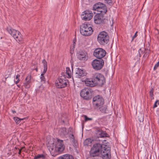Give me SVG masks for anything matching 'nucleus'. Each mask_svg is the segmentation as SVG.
<instances>
[{"instance_id": "f257e3e1", "label": "nucleus", "mask_w": 159, "mask_h": 159, "mask_svg": "<svg viewBox=\"0 0 159 159\" xmlns=\"http://www.w3.org/2000/svg\"><path fill=\"white\" fill-rule=\"evenodd\" d=\"M105 144L97 143L94 144L91 148L90 152L91 157L98 156L101 153V150L105 148Z\"/></svg>"}, {"instance_id": "bb28decb", "label": "nucleus", "mask_w": 159, "mask_h": 159, "mask_svg": "<svg viewBox=\"0 0 159 159\" xmlns=\"http://www.w3.org/2000/svg\"><path fill=\"white\" fill-rule=\"evenodd\" d=\"M66 73H67L68 75L67 78H70L71 77V71L70 68L69 67H67L66 68Z\"/></svg>"}, {"instance_id": "9d476101", "label": "nucleus", "mask_w": 159, "mask_h": 159, "mask_svg": "<svg viewBox=\"0 0 159 159\" xmlns=\"http://www.w3.org/2000/svg\"><path fill=\"white\" fill-rule=\"evenodd\" d=\"M94 22L97 24H102L106 23L107 21L104 15L101 14H97L94 17Z\"/></svg>"}, {"instance_id": "39448f33", "label": "nucleus", "mask_w": 159, "mask_h": 159, "mask_svg": "<svg viewBox=\"0 0 159 159\" xmlns=\"http://www.w3.org/2000/svg\"><path fill=\"white\" fill-rule=\"evenodd\" d=\"M98 41L101 45H105L109 41V37L107 33L105 31L101 32L98 36Z\"/></svg>"}, {"instance_id": "58836bf2", "label": "nucleus", "mask_w": 159, "mask_h": 159, "mask_svg": "<svg viewBox=\"0 0 159 159\" xmlns=\"http://www.w3.org/2000/svg\"><path fill=\"white\" fill-rule=\"evenodd\" d=\"M72 142L74 144H75L77 142V141L75 139L72 140Z\"/></svg>"}, {"instance_id": "e433bc0d", "label": "nucleus", "mask_w": 159, "mask_h": 159, "mask_svg": "<svg viewBox=\"0 0 159 159\" xmlns=\"http://www.w3.org/2000/svg\"><path fill=\"white\" fill-rule=\"evenodd\" d=\"M69 137L70 139L72 140L75 139V137L73 134H70L69 135Z\"/></svg>"}, {"instance_id": "dca6fc26", "label": "nucleus", "mask_w": 159, "mask_h": 159, "mask_svg": "<svg viewBox=\"0 0 159 159\" xmlns=\"http://www.w3.org/2000/svg\"><path fill=\"white\" fill-rule=\"evenodd\" d=\"M58 142L56 146V150L58 152H61L63 151L64 149L63 142L62 140L58 139Z\"/></svg>"}, {"instance_id": "c03bdc74", "label": "nucleus", "mask_w": 159, "mask_h": 159, "mask_svg": "<svg viewBox=\"0 0 159 159\" xmlns=\"http://www.w3.org/2000/svg\"><path fill=\"white\" fill-rule=\"evenodd\" d=\"M20 81H19L18 80H17L16 81H14L15 82L16 84H17L20 82Z\"/></svg>"}, {"instance_id": "f3484780", "label": "nucleus", "mask_w": 159, "mask_h": 159, "mask_svg": "<svg viewBox=\"0 0 159 159\" xmlns=\"http://www.w3.org/2000/svg\"><path fill=\"white\" fill-rule=\"evenodd\" d=\"M96 134L98 137L104 138L108 137V134L105 131L102 130L101 129L98 128L96 130Z\"/></svg>"}, {"instance_id": "a18cd8bd", "label": "nucleus", "mask_w": 159, "mask_h": 159, "mask_svg": "<svg viewBox=\"0 0 159 159\" xmlns=\"http://www.w3.org/2000/svg\"><path fill=\"white\" fill-rule=\"evenodd\" d=\"M11 111H12V113L13 114H14V113H16V111H15V110H12Z\"/></svg>"}, {"instance_id": "6ab92c4d", "label": "nucleus", "mask_w": 159, "mask_h": 159, "mask_svg": "<svg viewBox=\"0 0 159 159\" xmlns=\"http://www.w3.org/2000/svg\"><path fill=\"white\" fill-rule=\"evenodd\" d=\"M75 74L77 78H80L86 76V73L84 70L78 68L76 70Z\"/></svg>"}, {"instance_id": "0eeeda50", "label": "nucleus", "mask_w": 159, "mask_h": 159, "mask_svg": "<svg viewBox=\"0 0 159 159\" xmlns=\"http://www.w3.org/2000/svg\"><path fill=\"white\" fill-rule=\"evenodd\" d=\"M100 154L103 159H110L111 158L110 147L109 145H105V148L101 150Z\"/></svg>"}, {"instance_id": "09e8293b", "label": "nucleus", "mask_w": 159, "mask_h": 159, "mask_svg": "<svg viewBox=\"0 0 159 159\" xmlns=\"http://www.w3.org/2000/svg\"><path fill=\"white\" fill-rule=\"evenodd\" d=\"M73 52V51H71V50H70V53L71 54H72V52Z\"/></svg>"}, {"instance_id": "72a5a7b5", "label": "nucleus", "mask_w": 159, "mask_h": 159, "mask_svg": "<svg viewBox=\"0 0 159 159\" xmlns=\"http://www.w3.org/2000/svg\"><path fill=\"white\" fill-rule=\"evenodd\" d=\"M67 75V73L66 72H63L61 73V75L63 76H61V78H66L65 77V76H66V75Z\"/></svg>"}, {"instance_id": "1a4fd4ad", "label": "nucleus", "mask_w": 159, "mask_h": 159, "mask_svg": "<svg viewBox=\"0 0 159 159\" xmlns=\"http://www.w3.org/2000/svg\"><path fill=\"white\" fill-rule=\"evenodd\" d=\"M93 103L94 107L97 108L98 107H100L104 104V100L102 97L98 95L95 96L93 98Z\"/></svg>"}, {"instance_id": "b1692460", "label": "nucleus", "mask_w": 159, "mask_h": 159, "mask_svg": "<svg viewBox=\"0 0 159 159\" xmlns=\"http://www.w3.org/2000/svg\"><path fill=\"white\" fill-rule=\"evenodd\" d=\"M42 63L43 64L44 67V69L43 70V73H46L47 71V62L45 59H43L42 61Z\"/></svg>"}, {"instance_id": "aec40b11", "label": "nucleus", "mask_w": 159, "mask_h": 159, "mask_svg": "<svg viewBox=\"0 0 159 159\" xmlns=\"http://www.w3.org/2000/svg\"><path fill=\"white\" fill-rule=\"evenodd\" d=\"M84 81L86 86L90 87L96 86L94 81L93 80L92 77L90 79H86Z\"/></svg>"}, {"instance_id": "a878e982", "label": "nucleus", "mask_w": 159, "mask_h": 159, "mask_svg": "<svg viewBox=\"0 0 159 159\" xmlns=\"http://www.w3.org/2000/svg\"><path fill=\"white\" fill-rule=\"evenodd\" d=\"M45 73H43V71L42 73L41 74L40 77L41 82L43 84L45 83L46 82L45 78L44 76V75Z\"/></svg>"}, {"instance_id": "79ce46f5", "label": "nucleus", "mask_w": 159, "mask_h": 159, "mask_svg": "<svg viewBox=\"0 0 159 159\" xmlns=\"http://www.w3.org/2000/svg\"><path fill=\"white\" fill-rule=\"evenodd\" d=\"M148 54V53H147V52H145L144 53V54L143 56V57H146L147 56Z\"/></svg>"}, {"instance_id": "5701e85b", "label": "nucleus", "mask_w": 159, "mask_h": 159, "mask_svg": "<svg viewBox=\"0 0 159 159\" xmlns=\"http://www.w3.org/2000/svg\"><path fill=\"white\" fill-rule=\"evenodd\" d=\"M97 108H98L102 112L106 113L107 108L106 106L103 104L100 107H98Z\"/></svg>"}, {"instance_id": "37998d69", "label": "nucleus", "mask_w": 159, "mask_h": 159, "mask_svg": "<svg viewBox=\"0 0 159 159\" xmlns=\"http://www.w3.org/2000/svg\"><path fill=\"white\" fill-rule=\"evenodd\" d=\"M108 3H110L111 2V0H105Z\"/></svg>"}, {"instance_id": "3c124183", "label": "nucleus", "mask_w": 159, "mask_h": 159, "mask_svg": "<svg viewBox=\"0 0 159 159\" xmlns=\"http://www.w3.org/2000/svg\"><path fill=\"white\" fill-rule=\"evenodd\" d=\"M17 86L18 87H19V85H17Z\"/></svg>"}, {"instance_id": "6e6552de", "label": "nucleus", "mask_w": 159, "mask_h": 159, "mask_svg": "<svg viewBox=\"0 0 159 159\" xmlns=\"http://www.w3.org/2000/svg\"><path fill=\"white\" fill-rule=\"evenodd\" d=\"M80 95L84 99L89 100L92 97V92L89 88H86L82 89L80 92Z\"/></svg>"}, {"instance_id": "f03ea898", "label": "nucleus", "mask_w": 159, "mask_h": 159, "mask_svg": "<svg viewBox=\"0 0 159 159\" xmlns=\"http://www.w3.org/2000/svg\"><path fill=\"white\" fill-rule=\"evenodd\" d=\"M6 30L18 43L20 44L22 43L23 38L22 37L21 34L19 31L13 29L9 26L7 27Z\"/></svg>"}, {"instance_id": "de8ad7c7", "label": "nucleus", "mask_w": 159, "mask_h": 159, "mask_svg": "<svg viewBox=\"0 0 159 159\" xmlns=\"http://www.w3.org/2000/svg\"><path fill=\"white\" fill-rule=\"evenodd\" d=\"M151 99H154V97H153V96H152V97H150Z\"/></svg>"}, {"instance_id": "4be33fe9", "label": "nucleus", "mask_w": 159, "mask_h": 159, "mask_svg": "<svg viewBox=\"0 0 159 159\" xmlns=\"http://www.w3.org/2000/svg\"><path fill=\"white\" fill-rule=\"evenodd\" d=\"M28 117L24 118H20L18 117H14L13 118L14 120L16 122V124H19L20 123L21 120H23L26 119H27Z\"/></svg>"}, {"instance_id": "c756f323", "label": "nucleus", "mask_w": 159, "mask_h": 159, "mask_svg": "<svg viewBox=\"0 0 159 159\" xmlns=\"http://www.w3.org/2000/svg\"><path fill=\"white\" fill-rule=\"evenodd\" d=\"M144 53L143 51H142L141 49V48H140L139 50L138 54L137 55V56H139V57H140L143 53Z\"/></svg>"}, {"instance_id": "2eb2a0df", "label": "nucleus", "mask_w": 159, "mask_h": 159, "mask_svg": "<svg viewBox=\"0 0 159 159\" xmlns=\"http://www.w3.org/2000/svg\"><path fill=\"white\" fill-rule=\"evenodd\" d=\"M93 16V14L89 11H85L82 12L81 17L82 20L85 21H89L91 20Z\"/></svg>"}, {"instance_id": "7c9ffc66", "label": "nucleus", "mask_w": 159, "mask_h": 159, "mask_svg": "<svg viewBox=\"0 0 159 159\" xmlns=\"http://www.w3.org/2000/svg\"><path fill=\"white\" fill-rule=\"evenodd\" d=\"M138 120L140 122H142L143 121V116L141 115L140 116H138Z\"/></svg>"}, {"instance_id": "393cba45", "label": "nucleus", "mask_w": 159, "mask_h": 159, "mask_svg": "<svg viewBox=\"0 0 159 159\" xmlns=\"http://www.w3.org/2000/svg\"><path fill=\"white\" fill-rule=\"evenodd\" d=\"M92 140L90 139H86L84 141V144L87 146H90L92 142Z\"/></svg>"}, {"instance_id": "a211bd4d", "label": "nucleus", "mask_w": 159, "mask_h": 159, "mask_svg": "<svg viewBox=\"0 0 159 159\" xmlns=\"http://www.w3.org/2000/svg\"><path fill=\"white\" fill-rule=\"evenodd\" d=\"M31 78V76L30 75H28L26 78L25 80V82L24 83V85L25 88L28 89L30 87Z\"/></svg>"}, {"instance_id": "f704fd0d", "label": "nucleus", "mask_w": 159, "mask_h": 159, "mask_svg": "<svg viewBox=\"0 0 159 159\" xmlns=\"http://www.w3.org/2000/svg\"><path fill=\"white\" fill-rule=\"evenodd\" d=\"M152 96H153V89H152L150 91V97H152Z\"/></svg>"}, {"instance_id": "cd10ccee", "label": "nucleus", "mask_w": 159, "mask_h": 159, "mask_svg": "<svg viewBox=\"0 0 159 159\" xmlns=\"http://www.w3.org/2000/svg\"><path fill=\"white\" fill-rule=\"evenodd\" d=\"M60 131L64 135H66L67 134L66 128L65 127L62 128L60 129Z\"/></svg>"}, {"instance_id": "2f4dec72", "label": "nucleus", "mask_w": 159, "mask_h": 159, "mask_svg": "<svg viewBox=\"0 0 159 159\" xmlns=\"http://www.w3.org/2000/svg\"><path fill=\"white\" fill-rule=\"evenodd\" d=\"M159 61H158L157 63L155 64L153 68V70H156L157 69V68L159 67Z\"/></svg>"}, {"instance_id": "603ef678", "label": "nucleus", "mask_w": 159, "mask_h": 159, "mask_svg": "<svg viewBox=\"0 0 159 159\" xmlns=\"http://www.w3.org/2000/svg\"><path fill=\"white\" fill-rule=\"evenodd\" d=\"M35 70H36L37 71V70H38L37 69H36Z\"/></svg>"}, {"instance_id": "ddd939ff", "label": "nucleus", "mask_w": 159, "mask_h": 159, "mask_svg": "<svg viewBox=\"0 0 159 159\" xmlns=\"http://www.w3.org/2000/svg\"><path fill=\"white\" fill-rule=\"evenodd\" d=\"M106 53L104 49L100 48L95 49L93 52V55L95 57L100 59L105 57Z\"/></svg>"}, {"instance_id": "9b49d317", "label": "nucleus", "mask_w": 159, "mask_h": 159, "mask_svg": "<svg viewBox=\"0 0 159 159\" xmlns=\"http://www.w3.org/2000/svg\"><path fill=\"white\" fill-rule=\"evenodd\" d=\"M104 64V61L102 59H95L92 62V65L93 68L96 70L101 69L103 67Z\"/></svg>"}, {"instance_id": "423d86ee", "label": "nucleus", "mask_w": 159, "mask_h": 159, "mask_svg": "<svg viewBox=\"0 0 159 159\" xmlns=\"http://www.w3.org/2000/svg\"><path fill=\"white\" fill-rule=\"evenodd\" d=\"M93 10L99 12L97 14L104 15L107 11V7L105 4L101 2H98L93 5Z\"/></svg>"}, {"instance_id": "c85d7f7f", "label": "nucleus", "mask_w": 159, "mask_h": 159, "mask_svg": "<svg viewBox=\"0 0 159 159\" xmlns=\"http://www.w3.org/2000/svg\"><path fill=\"white\" fill-rule=\"evenodd\" d=\"M45 158V156L43 154H39L37 156H35L34 157V159H38L40 158H42L43 159L44 158Z\"/></svg>"}, {"instance_id": "4468645a", "label": "nucleus", "mask_w": 159, "mask_h": 159, "mask_svg": "<svg viewBox=\"0 0 159 159\" xmlns=\"http://www.w3.org/2000/svg\"><path fill=\"white\" fill-rule=\"evenodd\" d=\"M77 58L80 60L85 61L88 59V57L87 52L84 50H80L76 54Z\"/></svg>"}, {"instance_id": "7ed1b4c3", "label": "nucleus", "mask_w": 159, "mask_h": 159, "mask_svg": "<svg viewBox=\"0 0 159 159\" xmlns=\"http://www.w3.org/2000/svg\"><path fill=\"white\" fill-rule=\"evenodd\" d=\"M92 77L96 86L98 85L99 86H102L105 83L104 77L100 73H95L93 74Z\"/></svg>"}, {"instance_id": "f8f14e48", "label": "nucleus", "mask_w": 159, "mask_h": 159, "mask_svg": "<svg viewBox=\"0 0 159 159\" xmlns=\"http://www.w3.org/2000/svg\"><path fill=\"white\" fill-rule=\"evenodd\" d=\"M68 80L66 78H60L58 79L55 82L56 87L58 89H62L67 86Z\"/></svg>"}, {"instance_id": "49530a36", "label": "nucleus", "mask_w": 159, "mask_h": 159, "mask_svg": "<svg viewBox=\"0 0 159 159\" xmlns=\"http://www.w3.org/2000/svg\"><path fill=\"white\" fill-rule=\"evenodd\" d=\"M21 150H19V152H18V153L19 154H20V153L21 152Z\"/></svg>"}, {"instance_id": "412c9836", "label": "nucleus", "mask_w": 159, "mask_h": 159, "mask_svg": "<svg viewBox=\"0 0 159 159\" xmlns=\"http://www.w3.org/2000/svg\"><path fill=\"white\" fill-rule=\"evenodd\" d=\"M57 159H74V158L70 155L66 154L59 157Z\"/></svg>"}, {"instance_id": "473e14b6", "label": "nucleus", "mask_w": 159, "mask_h": 159, "mask_svg": "<svg viewBox=\"0 0 159 159\" xmlns=\"http://www.w3.org/2000/svg\"><path fill=\"white\" fill-rule=\"evenodd\" d=\"M84 118H85V121H88V120H92V118H88L86 115H84Z\"/></svg>"}, {"instance_id": "c9c22d12", "label": "nucleus", "mask_w": 159, "mask_h": 159, "mask_svg": "<svg viewBox=\"0 0 159 159\" xmlns=\"http://www.w3.org/2000/svg\"><path fill=\"white\" fill-rule=\"evenodd\" d=\"M138 33V32L137 31L135 33V34L133 36V37H132V41H133L134 40V39L137 36V33Z\"/></svg>"}, {"instance_id": "20e7f679", "label": "nucleus", "mask_w": 159, "mask_h": 159, "mask_svg": "<svg viewBox=\"0 0 159 159\" xmlns=\"http://www.w3.org/2000/svg\"><path fill=\"white\" fill-rule=\"evenodd\" d=\"M93 29L90 25L84 24L80 26V32L83 36H90L93 34Z\"/></svg>"}, {"instance_id": "8fccbe9b", "label": "nucleus", "mask_w": 159, "mask_h": 159, "mask_svg": "<svg viewBox=\"0 0 159 159\" xmlns=\"http://www.w3.org/2000/svg\"><path fill=\"white\" fill-rule=\"evenodd\" d=\"M75 43H74L73 44V46H74V47L75 46Z\"/></svg>"}, {"instance_id": "4c0bfd02", "label": "nucleus", "mask_w": 159, "mask_h": 159, "mask_svg": "<svg viewBox=\"0 0 159 159\" xmlns=\"http://www.w3.org/2000/svg\"><path fill=\"white\" fill-rule=\"evenodd\" d=\"M20 77V75L18 74L16 76V80H18L20 81V80L19 79V78Z\"/></svg>"}, {"instance_id": "a19ab883", "label": "nucleus", "mask_w": 159, "mask_h": 159, "mask_svg": "<svg viewBox=\"0 0 159 159\" xmlns=\"http://www.w3.org/2000/svg\"><path fill=\"white\" fill-rule=\"evenodd\" d=\"M74 49H75V47L74 46H72L71 47V48H70V49H71V51H73V52Z\"/></svg>"}, {"instance_id": "ea45409f", "label": "nucleus", "mask_w": 159, "mask_h": 159, "mask_svg": "<svg viewBox=\"0 0 159 159\" xmlns=\"http://www.w3.org/2000/svg\"><path fill=\"white\" fill-rule=\"evenodd\" d=\"M158 101H157L154 103V106H153V107L154 108H155L157 106V102H158Z\"/></svg>"}]
</instances>
